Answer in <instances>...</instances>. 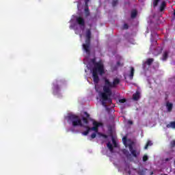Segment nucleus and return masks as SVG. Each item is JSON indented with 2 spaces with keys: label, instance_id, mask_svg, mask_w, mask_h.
Wrapping results in <instances>:
<instances>
[{
  "label": "nucleus",
  "instance_id": "f257e3e1",
  "mask_svg": "<svg viewBox=\"0 0 175 175\" xmlns=\"http://www.w3.org/2000/svg\"><path fill=\"white\" fill-rule=\"evenodd\" d=\"M120 79L118 78H116L113 79V83L110 82V81L108 79H105V85L103 88V92H101L100 94V98L102 99V105L103 106H107V103L109 105L112 103L113 100H111V88H116L118 84H120Z\"/></svg>",
  "mask_w": 175,
  "mask_h": 175
},
{
  "label": "nucleus",
  "instance_id": "f03ea898",
  "mask_svg": "<svg viewBox=\"0 0 175 175\" xmlns=\"http://www.w3.org/2000/svg\"><path fill=\"white\" fill-rule=\"evenodd\" d=\"M92 73L94 84H98L99 83V75L103 76V75L106 73L103 63L102 62H98L96 65L92 68Z\"/></svg>",
  "mask_w": 175,
  "mask_h": 175
},
{
  "label": "nucleus",
  "instance_id": "7ed1b4c3",
  "mask_svg": "<svg viewBox=\"0 0 175 175\" xmlns=\"http://www.w3.org/2000/svg\"><path fill=\"white\" fill-rule=\"evenodd\" d=\"M67 118L68 121L72 123V126H83V122L78 116L69 113Z\"/></svg>",
  "mask_w": 175,
  "mask_h": 175
},
{
  "label": "nucleus",
  "instance_id": "20e7f679",
  "mask_svg": "<svg viewBox=\"0 0 175 175\" xmlns=\"http://www.w3.org/2000/svg\"><path fill=\"white\" fill-rule=\"evenodd\" d=\"M128 138L124 137L122 138V142L125 147H129L131 154L134 157V158H137V155L140 154V152H137L136 150L133 149V142H131L129 144L127 143Z\"/></svg>",
  "mask_w": 175,
  "mask_h": 175
},
{
  "label": "nucleus",
  "instance_id": "39448f33",
  "mask_svg": "<svg viewBox=\"0 0 175 175\" xmlns=\"http://www.w3.org/2000/svg\"><path fill=\"white\" fill-rule=\"evenodd\" d=\"M85 44H83V49L85 53H90V46H91V29H88L85 33Z\"/></svg>",
  "mask_w": 175,
  "mask_h": 175
},
{
  "label": "nucleus",
  "instance_id": "423d86ee",
  "mask_svg": "<svg viewBox=\"0 0 175 175\" xmlns=\"http://www.w3.org/2000/svg\"><path fill=\"white\" fill-rule=\"evenodd\" d=\"M76 22L77 23L78 25H80V27H85V21L84 20V18L81 16H77L76 18Z\"/></svg>",
  "mask_w": 175,
  "mask_h": 175
},
{
  "label": "nucleus",
  "instance_id": "0eeeda50",
  "mask_svg": "<svg viewBox=\"0 0 175 175\" xmlns=\"http://www.w3.org/2000/svg\"><path fill=\"white\" fill-rule=\"evenodd\" d=\"M99 126H100V123L94 121L93 122V127H91L90 129L91 131H94L96 133H98Z\"/></svg>",
  "mask_w": 175,
  "mask_h": 175
},
{
  "label": "nucleus",
  "instance_id": "6e6552de",
  "mask_svg": "<svg viewBox=\"0 0 175 175\" xmlns=\"http://www.w3.org/2000/svg\"><path fill=\"white\" fill-rule=\"evenodd\" d=\"M53 95H57L58 92H59V85H58V82H56V83H53Z\"/></svg>",
  "mask_w": 175,
  "mask_h": 175
},
{
  "label": "nucleus",
  "instance_id": "1a4fd4ad",
  "mask_svg": "<svg viewBox=\"0 0 175 175\" xmlns=\"http://www.w3.org/2000/svg\"><path fill=\"white\" fill-rule=\"evenodd\" d=\"M152 62H154L153 58L147 59V60L143 64V68H146V65H148V66H151V65H152Z\"/></svg>",
  "mask_w": 175,
  "mask_h": 175
},
{
  "label": "nucleus",
  "instance_id": "9d476101",
  "mask_svg": "<svg viewBox=\"0 0 175 175\" xmlns=\"http://www.w3.org/2000/svg\"><path fill=\"white\" fill-rule=\"evenodd\" d=\"M166 108H167V110L169 113H170L172 111V110H173V103L169 102V101H167L166 103Z\"/></svg>",
  "mask_w": 175,
  "mask_h": 175
},
{
  "label": "nucleus",
  "instance_id": "9b49d317",
  "mask_svg": "<svg viewBox=\"0 0 175 175\" xmlns=\"http://www.w3.org/2000/svg\"><path fill=\"white\" fill-rule=\"evenodd\" d=\"M166 9V1H163L161 2L160 7H159V11L163 12Z\"/></svg>",
  "mask_w": 175,
  "mask_h": 175
},
{
  "label": "nucleus",
  "instance_id": "f8f14e48",
  "mask_svg": "<svg viewBox=\"0 0 175 175\" xmlns=\"http://www.w3.org/2000/svg\"><path fill=\"white\" fill-rule=\"evenodd\" d=\"M133 100H138L140 99V92H136V93L133 95Z\"/></svg>",
  "mask_w": 175,
  "mask_h": 175
},
{
  "label": "nucleus",
  "instance_id": "ddd939ff",
  "mask_svg": "<svg viewBox=\"0 0 175 175\" xmlns=\"http://www.w3.org/2000/svg\"><path fill=\"white\" fill-rule=\"evenodd\" d=\"M134 75H135V68L133 67H131V72H130V75H129L130 80L133 79Z\"/></svg>",
  "mask_w": 175,
  "mask_h": 175
},
{
  "label": "nucleus",
  "instance_id": "4468645a",
  "mask_svg": "<svg viewBox=\"0 0 175 175\" xmlns=\"http://www.w3.org/2000/svg\"><path fill=\"white\" fill-rule=\"evenodd\" d=\"M85 128H86L87 131L82 132V135H83V136L88 135V133H90V131H91V127L87 126H85Z\"/></svg>",
  "mask_w": 175,
  "mask_h": 175
},
{
  "label": "nucleus",
  "instance_id": "2eb2a0df",
  "mask_svg": "<svg viewBox=\"0 0 175 175\" xmlns=\"http://www.w3.org/2000/svg\"><path fill=\"white\" fill-rule=\"evenodd\" d=\"M168 57H169V52L165 51L164 53L163 54V57H162L163 61H166Z\"/></svg>",
  "mask_w": 175,
  "mask_h": 175
},
{
  "label": "nucleus",
  "instance_id": "dca6fc26",
  "mask_svg": "<svg viewBox=\"0 0 175 175\" xmlns=\"http://www.w3.org/2000/svg\"><path fill=\"white\" fill-rule=\"evenodd\" d=\"M107 147L109 148L111 152H113V151H114V148H113V144H111V143L108 142L107 144Z\"/></svg>",
  "mask_w": 175,
  "mask_h": 175
},
{
  "label": "nucleus",
  "instance_id": "f3484780",
  "mask_svg": "<svg viewBox=\"0 0 175 175\" xmlns=\"http://www.w3.org/2000/svg\"><path fill=\"white\" fill-rule=\"evenodd\" d=\"M122 152H123L124 155H125L126 157V158H129V157H131V154L129 153V151H128V150L123 149Z\"/></svg>",
  "mask_w": 175,
  "mask_h": 175
},
{
  "label": "nucleus",
  "instance_id": "a211bd4d",
  "mask_svg": "<svg viewBox=\"0 0 175 175\" xmlns=\"http://www.w3.org/2000/svg\"><path fill=\"white\" fill-rule=\"evenodd\" d=\"M137 16V11L136 10H133L131 12V18H136Z\"/></svg>",
  "mask_w": 175,
  "mask_h": 175
},
{
  "label": "nucleus",
  "instance_id": "6ab92c4d",
  "mask_svg": "<svg viewBox=\"0 0 175 175\" xmlns=\"http://www.w3.org/2000/svg\"><path fill=\"white\" fill-rule=\"evenodd\" d=\"M167 128L175 129V122H171L169 124H167Z\"/></svg>",
  "mask_w": 175,
  "mask_h": 175
},
{
  "label": "nucleus",
  "instance_id": "aec40b11",
  "mask_svg": "<svg viewBox=\"0 0 175 175\" xmlns=\"http://www.w3.org/2000/svg\"><path fill=\"white\" fill-rule=\"evenodd\" d=\"M152 145V142L151 141H148L144 148L145 150H147L148 148V147H150V146Z\"/></svg>",
  "mask_w": 175,
  "mask_h": 175
},
{
  "label": "nucleus",
  "instance_id": "412c9836",
  "mask_svg": "<svg viewBox=\"0 0 175 175\" xmlns=\"http://www.w3.org/2000/svg\"><path fill=\"white\" fill-rule=\"evenodd\" d=\"M161 0H153V7L157 8V6H158V3H159Z\"/></svg>",
  "mask_w": 175,
  "mask_h": 175
},
{
  "label": "nucleus",
  "instance_id": "4be33fe9",
  "mask_svg": "<svg viewBox=\"0 0 175 175\" xmlns=\"http://www.w3.org/2000/svg\"><path fill=\"white\" fill-rule=\"evenodd\" d=\"M90 62H92V64H93L94 66H96V64H98V62H96V57H94L93 59H91Z\"/></svg>",
  "mask_w": 175,
  "mask_h": 175
},
{
  "label": "nucleus",
  "instance_id": "5701e85b",
  "mask_svg": "<svg viewBox=\"0 0 175 175\" xmlns=\"http://www.w3.org/2000/svg\"><path fill=\"white\" fill-rule=\"evenodd\" d=\"M118 4V0H113L112 6L114 8Z\"/></svg>",
  "mask_w": 175,
  "mask_h": 175
},
{
  "label": "nucleus",
  "instance_id": "b1692460",
  "mask_svg": "<svg viewBox=\"0 0 175 175\" xmlns=\"http://www.w3.org/2000/svg\"><path fill=\"white\" fill-rule=\"evenodd\" d=\"M82 120H83V122H84V124H86V125L88 124V119L87 118L83 117Z\"/></svg>",
  "mask_w": 175,
  "mask_h": 175
},
{
  "label": "nucleus",
  "instance_id": "393cba45",
  "mask_svg": "<svg viewBox=\"0 0 175 175\" xmlns=\"http://www.w3.org/2000/svg\"><path fill=\"white\" fill-rule=\"evenodd\" d=\"M142 159L144 162H147V161H148V156H147L146 154L144 155Z\"/></svg>",
  "mask_w": 175,
  "mask_h": 175
},
{
  "label": "nucleus",
  "instance_id": "a878e982",
  "mask_svg": "<svg viewBox=\"0 0 175 175\" xmlns=\"http://www.w3.org/2000/svg\"><path fill=\"white\" fill-rule=\"evenodd\" d=\"M112 143L113 144V147H117L118 146V144H117V142H116V139H114V137H112Z\"/></svg>",
  "mask_w": 175,
  "mask_h": 175
},
{
  "label": "nucleus",
  "instance_id": "bb28decb",
  "mask_svg": "<svg viewBox=\"0 0 175 175\" xmlns=\"http://www.w3.org/2000/svg\"><path fill=\"white\" fill-rule=\"evenodd\" d=\"M85 11L86 17H88V16H90V10H88V8H85Z\"/></svg>",
  "mask_w": 175,
  "mask_h": 175
},
{
  "label": "nucleus",
  "instance_id": "cd10ccee",
  "mask_svg": "<svg viewBox=\"0 0 175 175\" xmlns=\"http://www.w3.org/2000/svg\"><path fill=\"white\" fill-rule=\"evenodd\" d=\"M170 146L172 148H174V147H175V139L174 140H172L171 142H170Z\"/></svg>",
  "mask_w": 175,
  "mask_h": 175
},
{
  "label": "nucleus",
  "instance_id": "c85d7f7f",
  "mask_svg": "<svg viewBox=\"0 0 175 175\" xmlns=\"http://www.w3.org/2000/svg\"><path fill=\"white\" fill-rule=\"evenodd\" d=\"M120 103H125L126 102V99L125 98H121L119 100Z\"/></svg>",
  "mask_w": 175,
  "mask_h": 175
},
{
  "label": "nucleus",
  "instance_id": "c756f323",
  "mask_svg": "<svg viewBox=\"0 0 175 175\" xmlns=\"http://www.w3.org/2000/svg\"><path fill=\"white\" fill-rule=\"evenodd\" d=\"M117 66H124V63H122L120 62H117L116 63Z\"/></svg>",
  "mask_w": 175,
  "mask_h": 175
},
{
  "label": "nucleus",
  "instance_id": "7c9ffc66",
  "mask_svg": "<svg viewBox=\"0 0 175 175\" xmlns=\"http://www.w3.org/2000/svg\"><path fill=\"white\" fill-rule=\"evenodd\" d=\"M124 29H128V28H129V26L128 25V24L125 23L123 26Z\"/></svg>",
  "mask_w": 175,
  "mask_h": 175
},
{
  "label": "nucleus",
  "instance_id": "2f4dec72",
  "mask_svg": "<svg viewBox=\"0 0 175 175\" xmlns=\"http://www.w3.org/2000/svg\"><path fill=\"white\" fill-rule=\"evenodd\" d=\"M91 137L92 139H95V137H96V133H93L92 135H91Z\"/></svg>",
  "mask_w": 175,
  "mask_h": 175
},
{
  "label": "nucleus",
  "instance_id": "473e14b6",
  "mask_svg": "<svg viewBox=\"0 0 175 175\" xmlns=\"http://www.w3.org/2000/svg\"><path fill=\"white\" fill-rule=\"evenodd\" d=\"M100 136H102V137H104V139H107L108 136L107 135H105V134H100Z\"/></svg>",
  "mask_w": 175,
  "mask_h": 175
},
{
  "label": "nucleus",
  "instance_id": "72a5a7b5",
  "mask_svg": "<svg viewBox=\"0 0 175 175\" xmlns=\"http://www.w3.org/2000/svg\"><path fill=\"white\" fill-rule=\"evenodd\" d=\"M88 2H90V0H85V6H88Z\"/></svg>",
  "mask_w": 175,
  "mask_h": 175
},
{
  "label": "nucleus",
  "instance_id": "f704fd0d",
  "mask_svg": "<svg viewBox=\"0 0 175 175\" xmlns=\"http://www.w3.org/2000/svg\"><path fill=\"white\" fill-rule=\"evenodd\" d=\"M84 114L86 115L87 118H90V115L87 112H84Z\"/></svg>",
  "mask_w": 175,
  "mask_h": 175
},
{
  "label": "nucleus",
  "instance_id": "c9c22d12",
  "mask_svg": "<svg viewBox=\"0 0 175 175\" xmlns=\"http://www.w3.org/2000/svg\"><path fill=\"white\" fill-rule=\"evenodd\" d=\"M138 174L139 175H143L144 174V172L143 171L138 172Z\"/></svg>",
  "mask_w": 175,
  "mask_h": 175
},
{
  "label": "nucleus",
  "instance_id": "e433bc0d",
  "mask_svg": "<svg viewBox=\"0 0 175 175\" xmlns=\"http://www.w3.org/2000/svg\"><path fill=\"white\" fill-rule=\"evenodd\" d=\"M128 123L130 124V125H132V124H133V122H132V120H129Z\"/></svg>",
  "mask_w": 175,
  "mask_h": 175
},
{
  "label": "nucleus",
  "instance_id": "4c0bfd02",
  "mask_svg": "<svg viewBox=\"0 0 175 175\" xmlns=\"http://www.w3.org/2000/svg\"><path fill=\"white\" fill-rule=\"evenodd\" d=\"M174 15L175 16V10H174Z\"/></svg>",
  "mask_w": 175,
  "mask_h": 175
},
{
  "label": "nucleus",
  "instance_id": "58836bf2",
  "mask_svg": "<svg viewBox=\"0 0 175 175\" xmlns=\"http://www.w3.org/2000/svg\"><path fill=\"white\" fill-rule=\"evenodd\" d=\"M166 161H169V159H166Z\"/></svg>",
  "mask_w": 175,
  "mask_h": 175
}]
</instances>
